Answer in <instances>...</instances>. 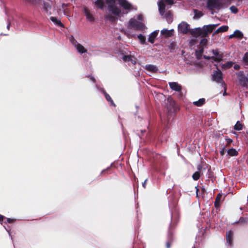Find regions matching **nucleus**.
Here are the masks:
<instances>
[{"instance_id":"39448f33","label":"nucleus","mask_w":248,"mask_h":248,"mask_svg":"<svg viewBox=\"0 0 248 248\" xmlns=\"http://www.w3.org/2000/svg\"><path fill=\"white\" fill-rule=\"evenodd\" d=\"M128 27L133 28L137 31H142L145 27L144 24L139 21H137L134 18H131L128 22Z\"/></svg>"},{"instance_id":"c85d7f7f","label":"nucleus","mask_w":248,"mask_h":248,"mask_svg":"<svg viewBox=\"0 0 248 248\" xmlns=\"http://www.w3.org/2000/svg\"><path fill=\"white\" fill-rule=\"evenodd\" d=\"M161 33L162 34H165L166 37H170L172 35V33L170 32V31H169L166 29H164L161 31Z\"/></svg>"},{"instance_id":"ddd939ff","label":"nucleus","mask_w":248,"mask_h":248,"mask_svg":"<svg viewBox=\"0 0 248 248\" xmlns=\"http://www.w3.org/2000/svg\"><path fill=\"white\" fill-rule=\"evenodd\" d=\"M233 235V232L232 230H229L226 232L227 243L230 246H232V244Z\"/></svg>"},{"instance_id":"4be33fe9","label":"nucleus","mask_w":248,"mask_h":248,"mask_svg":"<svg viewBox=\"0 0 248 248\" xmlns=\"http://www.w3.org/2000/svg\"><path fill=\"white\" fill-rule=\"evenodd\" d=\"M50 20L53 22L56 25L59 27H63V25L61 22V20L58 19L57 17L54 16L50 17Z\"/></svg>"},{"instance_id":"393cba45","label":"nucleus","mask_w":248,"mask_h":248,"mask_svg":"<svg viewBox=\"0 0 248 248\" xmlns=\"http://www.w3.org/2000/svg\"><path fill=\"white\" fill-rule=\"evenodd\" d=\"M205 102V100L204 98H202L199 99L198 101H194L193 103V104L198 107H201L203 105Z\"/></svg>"},{"instance_id":"c756f323","label":"nucleus","mask_w":248,"mask_h":248,"mask_svg":"<svg viewBox=\"0 0 248 248\" xmlns=\"http://www.w3.org/2000/svg\"><path fill=\"white\" fill-rule=\"evenodd\" d=\"M243 37V33L242 32L238 30L235 31V38L238 39H242Z\"/></svg>"},{"instance_id":"49530a36","label":"nucleus","mask_w":248,"mask_h":248,"mask_svg":"<svg viewBox=\"0 0 248 248\" xmlns=\"http://www.w3.org/2000/svg\"><path fill=\"white\" fill-rule=\"evenodd\" d=\"M4 227L5 229V230H6V231L8 232L9 236L11 237V239L12 240L13 239H12V237L11 236V232H10V229H7L5 226H4Z\"/></svg>"},{"instance_id":"8fccbe9b","label":"nucleus","mask_w":248,"mask_h":248,"mask_svg":"<svg viewBox=\"0 0 248 248\" xmlns=\"http://www.w3.org/2000/svg\"><path fill=\"white\" fill-rule=\"evenodd\" d=\"M234 69L238 70L240 68V66L239 64H235L233 67Z\"/></svg>"},{"instance_id":"c9c22d12","label":"nucleus","mask_w":248,"mask_h":248,"mask_svg":"<svg viewBox=\"0 0 248 248\" xmlns=\"http://www.w3.org/2000/svg\"><path fill=\"white\" fill-rule=\"evenodd\" d=\"M225 140L227 143L226 144V146H229L231 145V143H232L233 140L231 139L228 138L227 137H225Z\"/></svg>"},{"instance_id":"aec40b11","label":"nucleus","mask_w":248,"mask_h":248,"mask_svg":"<svg viewBox=\"0 0 248 248\" xmlns=\"http://www.w3.org/2000/svg\"><path fill=\"white\" fill-rule=\"evenodd\" d=\"M227 155L229 156H235L238 154V152L234 148H231L227 150Z\"/></svg>"},{"instance_id":"2eb2a0df","label":"nucleus","mask_w":248,"mask_h":248,"mask_svg":"<svg viewBox=\"0 0 248 248\" xmlns=\"http://www.w3.org/2000/svg\"><path fill=\"white\" fill-rule=\"evenodd\" d=\"M144 68L147 71L152 73H156L158 70L157 67L153 64H147L144 66Z\"/></svg>"},{"instance_id":"13d9d810","label":"nucleus","mask_w":248,"mask_h":248,"mask_svg":"<svg viewBox=\"0 0 248 248\" xmlns=\"http://www.w3.org/2000/svg\"><path fill=\"white\" fill-rule=\"evenodd\" d=\"M202 52V50H199V51H196V55H198V54H200Z\"/></svg>"},{"instance_id":"f704fd0d","label":"nucleus","mask_w":248,"mask_h":248,"mask_svg":"<svg viewBox=\"0 0 248 248\" xmlns=\"http://www.w3.org/2000/svg\"><path fill=\"white\" fill-rule=\"evenodd\" d=\"M200 174L199 171H196L192 175V178L195 181L198 180L200 178Z\"/></svg>"},{"instance_id":"9d476101","label":"nucleus","mask_w":248,"mask_h":248,"mask_svg":"<svg viewBox=\"0 0 248 248\" xmlns=\"http://www.w3.org/2000/svg\"><path fill=\"white\" fill-rule=\"evenodd\" d=\"M51 6L52 1L51 0H47V1L43 2V9H44L46 13L48 15H50L51 14L50 11V10L51 9Z\"/></svg>"},{"instance_id":"e2e57ef3","label":"nucleus","mask_w":248,"mask_h":248,"mask_svg":"<svg viewBox=\"0 0 248 248\" xmlns=\"http://www.w3.org/2000/svg\"><path fill=\"white\" fill-rule=\"evenodd\" d=\"M145 132V130H141V132L142 133H144V132Z\"/></svg>"},{"instance_id":"338daca9","label":"nucleus","mask_w":248,"mask_h":248,"mask_svg":"<svg viewBox=\"0 0 248 248\" xmlns=\"http://www.w3.org/2000/svg\"><path fill=\"white\" fill-rule=\"evenodd\" d=\"M136 108H137V109H138V108H139V106H136Z\"/></svg>"},{"instance_id":"20e7f679","label":"nucleus","mask_w":248,"mask_h":248,"mask_svg":"<svg viewBox=\"0 0 248 248\" xmlns=\"http://www.w3.org/2000/svg\"><path fill=\"white\" fill-rule=\"evenodd\" d=\"M211 79L217 84H220L222 87L225 86V83L223 79L222 72L219 69L213 72L212 74Z\"/></svg>"},{"instance_id":"864d4df0","label":"nucleus","mask_w":248,"mask_h":248,"mask_svg":"<svg viewBox=\"0 0 248 248\" xmlns=\"http://www.w3.org/2000/svg\"><path fill=\"white\" fill-rule=\"evenodd\" d=\"M147 181V179H145V180L144 181V182L142 183V186L144 187V188H145L146 187V182Z\"/></svg>"},{"instance_id":"09e8293b","label":"nucleus","mask_w":248,"mask_h":248,"mask_svg":"<svg viewBox=\"0 0 248 248\" xmlns=\"http://www.w3.org/2000/svg\"><path fill=\"white\" fill-rule=\"evenodd\" d=\"M207 43V39L205 38L202 39L200 42L201 44H206Z\"/></svg>"},{"instance_id":"f03ea898","label":"nucleus","mask_w":248,"mask_h":248,"mask_svg":"<svg viewBox=\"0 0 248 248\" xmlns=\"http://www.w3.org/2000/svg\"><path fill=\"white\" fill-rule=\"evenodd\" d=\"M222 6L220 0H207L206 2V8L211 11L212 15L214 14V10H219Z\"/></svg>"},{"instance_id":"bf43d9fd","label":"nucleus","mask_w":248,"mask_h":248,"mask_svg":"<svg viewBox=\"0 0 248 248\" xmlns=\"http://www.w3.org/2000/svg\"><path fill=\"white\" fill-rule=\"evenodd\" d=\"M202 193H205V189L204 187H202Z\"/></svg>"},{"instance_id":"2f4dec72","label":"nucleus","mask_w":248,"mask_h":248,"mask_svg":"<svg viewBox=\"0 0 248 248\" xmlns=\"http://www.w3.org/2000/svg\"><path fill=\"white\" fill-rule=\"evenodd\" d=\"M233 64V62H232L228 61L223 65V67L227 69L230 68L232 66Z\"/></svg>"},{"instance_id":"ea45409f","label":"nucleus","mask_w":248,"mask_h":248,"mask_svg":"<svg viewBox=\"0 0 248 248\" xmlns=\"http://www.w3.org/2000/svg\"><path fill=\"white\" fill-rule=\"evenodd\" d=\"M222 197V194L219 193L216 197V200L219 202H220Z\"/></svg>"},{"instance_id":"412c9836","label":"nucleus","mask_w":248,"mask_h":248,"mask_svg":"<svg viewBox=\"0 0 248 248\" xmlns=\"http://www.w3.org/2000/svg\"><path fill=\"white\" fill-rule=\"evenodd\" d=\"M75 47L77 49L78 52L80 54H83L87 51V50L85 47L80 44L77 43V44L75 45Z\"/></svg>"},{"instance_id":"7c9ffc66","label":"nucleus","mask_w":248,"mask_h":248,"mask_svg":"<svg viewBox=\"0 0 248 248\" xmlns=\"http://www.w3.org/2000/svg\"><path fill=\"white\" fill-rule=\"evenodd\" d=\"M243 125L242 124L239 122L237 121L234 126V129L236 130H241L242 129Z\"/></svg>"},{"instance_id":"3c124183","label":"nucleus","mask_w":248,"mask_h":248,"mask_svg":"<svg viewBox=\"0 0 248 248\" xmlns=\"http://www.w3.org/2000/svg\"><path fill=\"white\" fill-rule=\"evenodd\" d=\"M235 38V31H234L233 33L231 34L229 36V38L230 39H231V38Z\"/></svg>"},{"instance_id":"f3484780","label":"nucleus","mask_w":248,"mask_h":248,"mask_svg":"<svg viewBox=\"0 0 248 248\" xmlns=\"http://www.w3.org/2000/svg\"><path fill=\"white\" fill-rule=\"evenodd\" d=\"M123 60L125 62H131V63L135 65L136 61L131 56L123 55L122 57Z\"/></svg>"},{"instance_id":"4c0bfd02","label":"nucleus","mask_w":248,"mask_h":248,"mask_svg":"<svg viewBox=\"0 0 248 248\" xmlns=\"http://www.w3.org/2000/svg\"><path fill=\"white\" fill-rule=\"evenodd\" d=\"M70 41L71 42V43L75 46V45L77 44V41L74 38L73 36H71L70 38H69Z\"/></svg>"},{"instance_id":"de8ad7c7","label":"nucleus","mask_w":248,"mask_h":248,"mask_svg":"<svg viewBox=\"0 0 248 248\" xmlns=\"http://www.w3.org/2000/svg\"><path fill=\"white\" fill-rule=\"evenodd\" d=\"M142 18H143V17H142V16L141 15H139L138 16H137V19L139 20V21H142Z\"/></svg>"},{"instance_id":"a211bd4d","label":"nucleus","mask_w":248,"mask_h":248,"mask_svg":"<svg viewBox=\"0 0 248 248\" xmlns=\"http://www.w3.org/2000/svg\"><path fill=\"white\" fill-rule=\"evenodd\" d=\"M111 15H106L104 16V19L105 20L109 21L111 23H114L116 21L117 17H119L117 16H114L111 14Z\"/></svg>"},{"instance_id":"423d86ee","label":"nucleus","mask_w":248,"mask_h":248,"mask_svg":"<svg viewBox=\"0 0 248 248\" xmlns=\"http://www.w3.org/2000/svg\"><path fill=\"white\" fill-rule=\"evenodd\" d=\"M189 25L186 22L183 21L178 25V31L179 33L186 34L189 32Z\"/></svg>"},{"instance_id":"0eeeda50","label":"nucleus","mask_w":248,"mask_h":248,"mask_svg":"<svg viewBox=\"0 0 248 248\" xmlns=\"http://www.w3.org/2000/svg\"><path fill=\"white\" fill-rule=\"evenodd\" d=\"M96 87L97 90H98L100 92H101L102 93L104 94L106 99L108 101V102L109 104V105L115 107L116 105L113 102V100L112 99L110 95L106 93L104 88H100L97 85H96Z\"/></svg>"},{"instance_id":"052dcab7","label":"nucleus","mask_w":248,"mask_h":248,"mask_svg":"<svg viewBox=\"0 0 248 248\" xmlns=\"http://www.w3.org/2000/svg\"><path fill=\"white\" fill-rule=\"evenodd\" d=\"M202 168V166L201 165H198V170H200Z\"/></svg>"},{"instance_id":"e433bc0d","label":"nucleus","mask_w":248,"mask_h":248,"mask_svg":"<svg viewBox=\"0 0 248 248\" xmlns=\"http://www.w3.org/2000/svg\"><path fill=\"white\" fill-rule=\"evenodd\" d=\"M226 150L225 148V146H221V150L220 151V154L221 156H223L224 155L225 153L226 152Z\"/></svg>"},{"instance_id":"4468645a","label":"nucleus","mask_w":248,"mask_h":248,"mask_svg":"<svg viewBox=\"0 0 248 248\" xmlns=\"http://www.w3.org/2000/svg\"><path fill=\"white\" fill-rule=\"evenodd\" d=\"M212 52L215 56H216V57H214V58H213L214 61L218 62L222 59L223 56L219 54L218 49H213L212 50Z\"/></svg>"},{"instance_id":"6e6d98bb","label":"nucleus","mask_w":248,"mask_h":248,"mask_svg":"<svg viewBox=\"0 0 248 248\" xmlns=\"http://www.w3.org/2000/svg\"><path fill=\"white\" fill-rule=\"evenodd\" d=\"M5 218V217L3 216L0 215V222L2 221V220Z\"/></svg>"},{"instance_id":"0e129e2a","label":"nucleus","mask_w":248,"mask_h":248,"mask_svg":"<svg viewBox=\"0 0 248 248\" xmlns=\"http://www.w3.org/2000/svg\"><path fill=\"white\" fill-rule=\"evenodd\" d=\"M169 13H167V14H166V17L169 16Z\"/></svg>"},{"instance_id":"79ce46f5","label":"nucleus","mask_w":248,"mask_h":248,"mask_svg":"<svg viewBox=\"0 0 248 248\" xmlns=\"http://www.w3.org/2000/svg\"><path fill=\"white\" fill-rule=\"evenodd\" d=\"M203 58L205 60H213V58H214V56H209L206 55H203Z\"/></svg>"},{"instance_id":"f8f14e48","label":"nucleus","mask_w":248,"mask_h":248,"mask_svg":"<svg viewBox=\"0 0 248 248\" xmlns=\"http://www.w3.org/2000/svg\"><path fill=\"white\" fill-rule=\"evenodd\" d=\"M170 88L176 92H181L182 90V86L177 82H172L169 83Z\"/></svg>"},{"instance_id":"680f3d73","label":"nucleus","mask_w":248,"mask_h":248,"mask_svg":"<svg viewBox=\"0 0 248 248\" xmlns=\"http://www.w3.org/2000/svg\"><path fill=\"white\" fill-rule=\"evenodd\" d=\"M196 189V193H198V191H199V188H198V186H197L195 187Z\"/></svg>"},{"instance_id":"5fc2aeb1","label":"nucleus","mask_w":248,"mask_h":248,"mask_svg":"<svg viewBox=\"0 0 248 248\" xmlns=\"http://www.w3.org/2000/svg\"><path fill=\"white\" fill-rule=\"evenodd\" d=\"M10 24H11L10 22L8 20V21L7 25V27H6L7 29H8V30L10 28Z\"/></svg>"},{"instance_id":"6e6552de","label":"nucleus","mask_w":248,"mask_h":248,"mask_svg":"<svg viewBox=\"0 0 248 248\" xmlns=\"http://www.w3.org/2000/svg\"><path fill=\"white\" fill-rule=\"evenodd\" d=\"M218 24H216L204 25L202 28L203 30L204 35H206L208 33L212 32L215 29V28L218 26Z\"/></svg>"},{"instance_id":"4d7b16f0","label":"nucleus","mask_w":248,"mask_h":248,"mask_svg":"<svg viewBox=\"0 0 248 248\" xmlns=\"http://www.w3.org/2000/svg\"><path fill=\"white\" fill-rule=\"evenodd\" d=\"M90 79L94 82L95 81V79L93 77H91Z\"/></svg>"},{"instance_id":"dca6fc26","label":"nucleus","mask_w":248,"mask_h":248,"mask_svg":"<svg viewBox=\"0 0 248 248\" xmlns=\"http://www.w3.org/2000/svg\"><path fill=\"white\" fill-rule=\"evenodd\" d=\"M158 32L159 30H155L151 32L149 35V37L148 39V42H149L151 44H153L155 41V39L156 38Z\"/></svg>"},{"instance_id":"72a5a7b5","label":"nucleus","mask_w":248,"mask_h":248,"mask_svg":"<svg viewBox=\"0 0 248 248\" xmlns=\"http://www.w3.org/2000/svg\"><path fill=\"white\" fill-rule=\"evenodd\" d=\"M248 222V218L247 217H241L239 220L236 223H247Z\"/></svg>"},{"instance_id":"c03bdc74","label":"nucleus","mask_w":248,"mask_h":248,"mask_svg":"<svg viewBox=\"0 0 248 248\" xmlns=\"http://www.w3.org/2000/svg\"><path fill=\"white\" fill-rule=\"evenodd\" d=\"M214 205L216 208H218L220 206V202L215 200L214 202Z\"/></svg>"},{"instance_id":"1a4fd4ad","label":"nucleus","mask_w":248,"mask_h":248,"mask_svg":"<svg viewBox=\"0 0 248 248\" xmlns=\"http://www.w3.org/2000/svg\"><path fill=\"white\" fill-rule=\"evenodd\" d=\"M189 33L191 35L194 37L199 36H203V32L202 28L200 27L195 28L193 29H190Z\"/></svg>"},{"instance_id":"a19ab883","label":"nucleus","mask_w":248,"mask_h":248,"mask_svg":"<svg viewBox=\"0 0 248 248\" xmlns=\"http://www.w3.org/2000/svg\"><path fill=\"white\" fill-rule=\"evenodd\" d=\"M164 2L169 5H172L174 3L173 0H164Z\"/></svg>"},{"instance_id":"603ef678","label":"nucleus","mask_w":248,"mask_h":248,"mask_svg":"<svg viewBox=\"0 0 248 248\" xmlns=\"http://www.w3.org/2000/svg\"><path fill=\"white\" fill-rule=\"evenodd\" d=\"M223 87L224 88V92L223 93V95L225 96V95H227V93H226V85L225 84V86H223Z\"/></svg>"},{"instance_id":"9b49d317","label":"nucleus","mask_w":248,"mask_h":248,"mask_svg":"<svg viewBox=\"0 0 248 248\" xmlns=\"http://www.w3.org/2000/svg\"><path fill=\"white\" fill-rule=\"evenodd\" d=\"M85 16L87 20L91 22H93L95 20V18L93 14H92L89 10L86 8L84 7L83 10Z\"/></svg>"},{"instance_id":"a18cd8bd","label":"nucleus","mask_w":248,"mask_h":248,"mask_svg":"<svg viewBox=\"0 0 248 248\" xmlns=\"http://www.w3.org/2000/svg\"><path fill=\"white\" fill-rule=\"evenodd\" d=\"M6 219V221L7 223H11L14 222L15 220L14 219H12L10 218H5Z\"/></svg>"},{"instance_id":"5701e85b","label":"nucleus","mask_w":248,"mask_h":248,"mask_svg":"<svg viewBox=\"0 0 248 248\" xmlns=\"http://www.w3.org/2000/svg\"><path fill=\"white\" fill-rule=\"evenodd\" d=\"M194 16L193 18L194 19H198L203 16V14L200 11L197 9H193Z\"/></svg>"},{"instance_id":"f257e3e1","label":"nucleus","mask_w":248,"mask_h":248,"mask_svg":"<svg viewBox=\"0 0 248 248\" xmlns=\"http://www.w3.org/2000/svg\"><path fill=\"white\" fill-rule=\"evenodd\" d=\"M105 2L108 4L109 13L118 17H124L131 11L137 10V8L127 0H96L94 4L97 8L103 10Z\"/></svg>"},{"instance_id":"473e14b6","label":"nucleus","mask_w":248,"mask_h":248,"mask_svg":"<svg viewBox=\"0 0 248 248\" xmlns=\"http://www.w3.org/2000/svg\"><path fill=\"white\" fill-rule=\"evenodd\" d=\"M242 60L245 65L248 66V52H246L244 54Z\"/></svg>"},{"instance_id":"37998d69","label":"nucleus","mask_w":248,"mask_h":248,"mask_svg":"<svg viewBox=\"0 0 248 248\" xmlns=\"http://www.w3.org/2000/svg\"><path fill=\"white\" fill-rule=\"evenodd\" d=\"M112 165H113V163H111L109 167L107 168L106 169L102 170L101 172V174H102L103 173H104V172H105L106 170H109L110 168L112 166Z\"/></svg>"},{"instance_id":"69168bd1","label":"nucleus","mask_w":248,"mask_h":248,"mask_svg":"<svg viewBox=\"0 0 248 248\" xmlns=\"http://www.w3.org/2000/svg\"><path fill=\"white\" fill-rule=\"evenodd\" d=\"M170 32L172 33V32L173 31V29L170 30Z\"/></svg>"},{"instance_id":"a878e982","label":"nucleus","mask_w":248,"mask_h":248,"mask_svg":"<svg viewBox=\"0 0 248 248\" xmlns=\"http://www.w3.org/2000/svg\"><path fill=\"white\" fill-rule=\"evenodd\" d=\"M26 2L31 5L39 4L41 0H24Z\"/></svg>"},{"instance_id":"bb28decb","label":"nucleus","mask_w":248,"mask_h":248,"mask_svg":"<svg viewBox=\"0 0 248 248\" xmlns=\"http://www.w3.org/2000/svg\"><path fill=\"white\" fill-rule=\"evenodd\" d=\"M228 30V27L227 26L223 25L218 28L215 31V33L218 32H223L227 31Z\"/></svg>"},{"instance_id":"774afa93","label":"nucleus","mask_w":248,"mask_h":248,"mask_svg":"<svg viewBox=\"0 0 248 248\" xmlns=\"http://www.w3.org/2000/svg\"><path fill=\"white\" fill-rule=\"evenodd\" d=\"M196 196L198 197V193H196Z\"/></svg>"},{"instance_id":"cd10ccee","label":"nucleus","mask_w":248,"mask_h":248,"mask_svg":"<svg viewBox=\"0 0 248 248\" xmlns=\"http://www.w3.org/2000/svg\"><path fill=\"white\" fill-rule=\"evenodd\" d=\"M138 38L141 44L144 45L146 44V38L143 35L140 33L138 35Z\"/></svg>"},{"instance_id":"b1692460","label":"nucleus","mask_w":248,"mask_h":248,"mask_svg":"<svg viewBox=\"0 0 248 248\" xmlns=\"http://www.w3.org/2000/svg\"><path fill=\"white\" fill-rule=\"evenodd\" d=\"M168 49L170 52H173L176 49V44L175 42H172L167 46Z\"/></svg>"},{"instance_id":"58836bf2","label":"nucleus","mask_w":248,"mask_h":248,"mask_svg":"<svg viewBox=\"0 0 248 248\" xmlns=\"http://www.w3.org/2000/svg\"><path fill=\"white\" fill-rule=\"evenodd\" d=\"M230 9L232 12V13L234 14H236L238 12V9L237 8L235 7L234 6H232L230 7Z\"/></svg>"},{"instance_id":"6ab92c4d","label":"nucleus","mask_w":248,"mask_h":248,"mask_svg":"<svg viewBox=\"0 0 248 248\" xmlns=\"http://www.w3.org/2000/svg\"><path fill=\"white\" fill-rule=\"evenodd\" d=\"M158 10L161 15H163L165 12V5L163 1L158 3Z\"/></svg>"},{"instance_id":"7ed1b4c3","label":"nucleus","mask_w":248,"mask_h":248,"mask_svg":"<svg viewBox=\"0 0 248 248\" xmlns=\"http://www.w3.org/2000/svg\"><path fill=\"white\" fill-rule=\"evenodd\" d=\"M171 221L173 220V222L176 223L178 221L177 218L174 217L173 213H171ZM172 227V222H171L170 224L169 229L167 235V241L166 243V248H170L171 243L173 240L172 232L171 231V229Z\"/></svg>"}]
</instances>
